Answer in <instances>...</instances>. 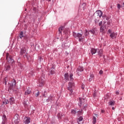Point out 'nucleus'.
<instances>
[{
  "label": "nucleus",
  "instance_id": "a211bd4d",
  "mask_svg": "<svg viewBox=\"0 0 124 124\" xmlns=\"http://www.w3.org/2000/svg\"><path fill=\"white\" fill-rule=\"evenodd\" d=\"M31 92V89L30 88H28L27 91L25 92V94L27 95L28 94H30Z\"/></svg>",
  "mask_w": 124,
  "mask_h": 124
},
{
  "label": "nucleus",
  "instance_id": "603ef678",
  "mask_svg": "<svg viewBox=\"0 0 124 124\" xmlns=\"http://www.w3.org/2000/svg\"><path fill=\"white\" fill-rule=\"evenodd\" d=\"M85 106H86V105H85Z\"/></svg>",
  "mask_w": 124,
  "mask_h": 124
},
{
  "label": "nucleus",
  "instance_id": "49530a36",
  "mask_svg": "<svg viewBox=\"0 0 124 124\" xmlns=\"http://www.w3.org/2000/svg\"><path fill=\"white\" fill-rule=\"evenodd\" d=\"M95 95H96V94L94 93V94H93V96H95Z\"/></svg>",
  "mask_w": 124,
  "mask_h": 124
},
{
  "label": "nucleus",
  "instance_id": "f8f14e48",
  "mask_svg": "<svg viewBox=\"0 0 124 124\" xmlns=\"http://www.w3.org/2000/svg\"><path fill=\"white\" fill-rule=\"evenodd\" d=\"M96 13L97 14V16H99V18H101L102 17V12L100 10L97 11Z\"/></svg>",
  "mask_w": 124,
  "mask_h": 124
},
{
  "label": "nucleus",
  "instance_id": "a19ab883",
  "mask_svg": "<svg viewBox=\"0 0 124 124\" xmlns=\"http://www.w3.org/2000/svg\"><path fill=\"white\" fill-rule=\"evenodd\" d=\"M102 73H103V72L102 71V70H100L99 71V74H102Z\"/></svg>",
  "mask_w": 124,
  "mask_h": 124
},
{
  "label": "nucleus",
  "instance_id": "3c124183",
  "mask_svg": "<svg viewBox=\"0 0 124 124\" xmlns=\"http://www.w3.org/2000/svg\"><path fill=\"white\" fill-rule=\"evenodd\" d=\"M96 116H97V114H96Z\"/></svg>",
  "mask_w": 124,
  "mask_h": 124
},
{
  "label": "nucleus",
  "instance_id": "c9c22d12",
  "mask_svg": "<svg viewBox=\"0 0 124 124\" xmlns=\"http://www.w3.org/2000/svg\"><path fill=\"white\" fill-rule=\"evenodd\" d=\"M78 113L79 115H81L82 110L78 111Z\"/></svg>",
  "mask_w": 124,
  "mask_h": 124
},
{
  "label": "nucleus",
  "instance_id": "79ce46f5",
  "mask_svg": "<svg viewBox=\"0 0 124 124\" xmlns=\"http://www.w3.org/2000/svg\"><path fill=\"white\" fill-rule=\"evenodd\" d=\"M122 7L123 9H124V2L123 4H122Z\"/></svg>",
  "mask_w": 124,
  "mask_h": 124
},
{
  "label": "nucleus",
  "instance_id": "9b49d317",
  "mask_svg": "<svg viewBox=\"0 0 124 124\" xmlns=\"http://www.w3.org/2000/svg\"><path fill=\"white\" fill-rule=\"evenodd\" d=\"M24 121V124H29L31 123V118L30 117H25Z\"/></svg>",
  "mask_w": 124,
  "mask_h": 124
},
{
  "label": "nucleus",
  "instance_id": "aec40b11",
  "mask_svg": "<svg viewBox=\"0 0 124 124\" xmlns=\"http://www.w3.org/2000/svg\"><path fill=\"white\" fill-rule=\"evenodd\" d=\"M64 28L62 26L59 29V31L60 33H62V31H63Z\"/></svg>",
  "mask_w": 124,
  "mask_h": 124
},
{
  "label": "nucleus",
  "instance_id": "dca6fc26",
  "mask_svg": "<svg viewBox=\"0 0 124 124\" xmlns=\"http://www.w3.org/2000/svg\"><path fill=\"white\" fill-rule=\"evenodd\" d=\"M58 119H62V118H64V114H62V113L61 112L60 113H59L58 114Z\"/></svg>",
  "mask_w": 124,
  "mask_h": 124
},
{
  "label": "nucleus",
  "instance_id": "20e7f679",
  "mask_svg": "<svg viewBox=\"0 0 124 124\" xmlns=\"http://www.w3.org/2000/svg\"><path fill=\"white\" fill-rule=\"evenodd\" d=\"M19 123H20V119H19L17 116H15L12 120V124H18Z\"/></svg>",
  "mask_w": 124,
  "mask_h": 124
},
{
  "label": "nucleus",
  "instance_id": "f03ea898",
  "mask_svg": "<svg viewBox=\"0 0 124 124\" xmlns=\"http://www.w3.org/2000/svg\"><path fill=\"white\" fill-rule=\"evenodd\" d=\"M74 88H75V83L74 82H70L68 85V90L72 93Z\"/></svg>",
  "mask_w": 124,
  "mask_h": 124
},
{
  "label": "nucleus",
  "instance_id": "0eeeda50",
  "mask_svg": "<svg viewBox=\"0 0 124 124\" xmlns=\"http://www.w3.org/2000/svg\"><path fill=\"white\" fill-rule=\"evenodd\" d=\"M82 71H84V68L83 67L79 66L78 68L77 72L78 75H81V72Z\"/></svg>",
  "mask_w": 124,
  "mask_h": 124
},
{
  "label": "nucleus",
  "instance_id": "a878e982",
  "mask_svg": "<svg viewBox=\"0 0 124 124\" xmlns=\"http://www.w3.org/2000/svg\"><path fill=\"white\" fill-rule=\"evenodd\" d=\"M24 32L21 31L20 32V34L19 35V37L20 38H23V37H24Z\"/></svg>",
  "mask_w": 124,
  "mask_h": 124
},
{
  "label": "nucleus",
  "instance_id": "6e6552de",
  "mask_svg": "<svg viewBox=\"0 0 124 124\" xmlns=\"http://www.w3.org/2000/svg\"><path fill=\"white\" fill-rule=\"evenodd\" d=\"M37 83L39 84V87H42L44 84V80L40 79Z\"/></svg>",
  "mask_w": 124,
  "mask_h": 124
},
{
  "label": "nucleus",
  "instance_id": "de8ad7c7",
  "mask_svg": "<svg viewBox=\"0 0 124 124\" xmlns=\"http://www.w3.org/2000/svg\"><path fill=\"white\" fill-rule=\"evenodd\" d=\"M65 47L66 46V44H64Z\"/></svg>",
  "mask_w": 124,
  "mask_h": 124
},
{
  "label": "nucleus",
  "instance_id": "2f4dec72",
  "mask_svg": "<svg viewBox=\"0 0 124 124\" xmlns=\"http://www.w3.org/2000/svg\"><path fill=\"white\" fill-rule=\"evenodd\" d=\"M76 113H77V112H76V110H74V109H72L71 110V113L73 114L74 115Z\"/></svg>",
  "mask_w": 124,
  "mask_h": 124
},
{
  "label": "nucleus",
  "instance_id": "4c0bfd02",
  "mask_svg": "<svg viewBox=\"0 0 124 124\" xmlns=\"http://www.w3.org/2000/svg\"><path fill=\"white\" fill-rule=\"evenodd\" d=\"M93 77H94V76L92 74V75H90V78H93Z\"/></svg>",
  "mask_w": 124,
  "mask_h": 124
},
{
  "label": "nucleus",
  "instance_id": "f3484780",
  "mask_svg": "<svg viewBox=\"0 0 124 124\" xmlns=\"http://www.w3.org/2000/svg\"><path fill=\"white\" fill-rule=\"evenodd\" d=\"M92 55H94L96 52H97V49H95V48H92L91 50Z\"/></svg>",
  "mask_w": 124,
  "mask_h": 124
},
{
  "label": "nucleus",
  "instance_id": "cd10ccee",
  "mask_svg": "<svg viewBox=\"0 0 124 124\" xmlns=\"http://www.w3.org/2000/svg\"><path fill=\"white\" fill-rule=\"evenodd\" d=\"M64 77H65V79L66 80H68V78H69L68 74H64Z\"/></svg>",
  "mask_w": 124,
  "mask_h": 124
},
{
  "label": "nucleus",
  "instance_id": "a18cd8bd",
  "mask_svg": "<svg viewBox=\"0 0 124 124\" xmlns=\"http://www.w3.org/2000/svg\"><path fill=\"white\" fill-rule=\"evenodd\" d=\"M101 112H102V113H104V110H101Z\"/></svg>",
  "mask_w": 124,
  "mask_h": 124
},
{
  "label": "nucleus",
  "instance_id": "4468645a",
  "mask_svg": "<svg viewBox=\"0 0 124 124\" xmlns=\"http://www.w3.org/2000/svg\"><path fill=\"white\" fill-rule=\"evenodd\" d=\"M83 121V117H79L77 119V122L78 123V124H83V123H81Z\"/></svg>",
  "mask_w": 124,
  "mask_h": 124
},
{
  "label": "nucleus",
  "instance_id": "e433bc0d",
  "mask_svg": "<svg viewBox=\"0 0 124 124\" xmlns=\"http://www.w3.org/2000/svg\"><path fill=\"white\" fill-rule=\"evenodd\" d=\"M10 68V66H7V68H6V70H8Z\"/></svg>",
  "mask_w": 124,
  "mask_h": 124
},
{
  "label": "nucleus",
  "instance_id": "423d86ee",
  "mask_svg": "<svg viewBox=\"0 0 124 124\" xmlns=\"http://www.w3.org/2000/svg\"><path fill=\"white\" fill-rule=\"evenodd\" d=\"M11 89L13 90V91L15 90V86L16 85V82L15 80L13 81H11V83H10Z\"/></svg>",
  "mask_w": 124,
  "mask_h": 124
},
{
  "label": "nucleus",
  "instance_id": "4be33fe9",
  "mask_svg": "<svg viewBox=\"0 0 124 124\" xmlns=\"http://www.w3.org/2000/svg\"><path fill=\"white\" fill-rule=\"evenodd\" d=\"M69 77L70 79V81H73V74L72 73H70L69 74Z\"/></svg>",
  "mask_w": 124,
  "mask_h": 124
},
{
  "label": "nucleus",
  "instance_id": "c03bdc74",
  "mask_svg": "<svg viewBox=\"0 0 124 124\" xmlns=\"http://www.w3.org/2000/svg\"><path fill=\"white\" fill-rule=\"evenodd\" d=\"M112 110H115V108H114V107H112Z\"/></svg>",
  "mask_w": 124,
  "mask_h": 124
},
{
  "label": "nucleus",
  "instance_id": "c756f323",
  "mask_svg": "<svg viewBox=\"0 0 124 124\" xmlns=\"http://www.w3.org/2000/svg\"><path fill=\"white\" fill-rule=\"evenodd\" d=\"M96 123V118L95 117H93V124H95Z\"/></svg>",
  "mask_w": 124,
  "mask_h": 124
},
{
  "label": "nucleus",
  "instance_id": "b1692460",
  "mask_svg": "<svg viewBox=\"0 0 124 124\" xmlns=\"http://www.w3.org/2000/svg\"><path fill=\"white\" fill-rule=\"evenodd\" d=\"M89 31L91 33H92V34H94L95 33V29H93L90 30Z\"/></svg>",
  "mask_w": 124,
  "mask_h": 124
},
{
  "label": "nucleus",
  "instance_id": "ea45409f",
  "mask_svg": "<svg viewBox=\"0 0 124 124\" xmlns=\"http://www.w3.org/2000/svg\"><path fill=\"white\" fill-rule=\"evenodd\" d=\"M102 25V21H100L99 23V26H101Z\"/></svg>",
  "mask_w": 124,
  "mask_h": 124
},
{
  "label": "nucleus",
  "instance_id": "6ab92c4d",
  "mask_svg": "<svg viewBox=\"0 0 124 124\" xmlns=\"http://www.w3.org/2000/svg\"><path fill=\"white\" fill-rule=\"evenodd\" d=\"M108 104L110 106H114V105H115V101H110L109 102Z\"/></svg>",
  "mask_w": 124,
  "mask_h": 124
},
{
  "label": "nucleus",
  "instance_id": "9d476101",
  "mask_svg": "<svg viewBox=\"0 0 124 124\" xmlns=\"http://www.w3.org/2000/svg\"><path fill=\"white\" fill-rule=\"evenodd\" d=\"M20 55H24V54H25L27 53V50H26V48L25 47H22L20 51Z\"/></svg>",
  "mask_w": 124,
  "mask_h": 124
},
{
  "label": "nucleus",
  "instance_id": "2eb2a0df",
  "mask_svg": "<svg viewBox=\"0 0 124 124\" xmlns=\"http://www.w3.org/2000/svg\"><path fill=\"white\" fill-rule=\"evenodd\" d=\"M97 52L99 57H101V56H102V53H103V51H102V50L101 49L99 50L98 49H97Z\"/></svg>",
  "mask_w": 124,
  "mask_h": 124
},
{
  "label": "nucleus",
  "instance_id": "58836bf2",
  "mask_svg": "<svg viewBox=\"0 0 124 124\" xmlns=\"http://www.w3.org/2000/svg\"><path fill=\"white\" fill-rule=\"evenodd\" d=\"M89 82H91V81H93V78H90L89 79Z\"/></svg>",
  "mask_w": 124,
  "mask_h": 124
},
{
  "label": "nucleus",
  "instance_id": "c85d7f7f",
  "mask_svg": "<svg viewBox=\"0 0 124 124\" xmlns=\"http://www.w3.org/2000/svg\"><path fill=\"white\" fill-rule=\"evenodd\" d=\"M50 72L51 75L54 74L55 73V69H54V68H51Z\"/></svg>",
  "mask_w": 124,
  "mask_h": 124
},
{
  "label": "nucleus",
  "instance_id": "09e8293b",
  "mask_svg": "<svg viewBox=\"0 0 124 124\" xmlns=\"http://www.w3.org/2000/svg\"><path fill=\"white\" fill-rule=\"evenodd\" d=\"M82 90H84V87H82Z\"/></svg>",
  "mask_w": 124,
  "mask_h": 124
},
{
  "label": "nucleus",
  "instance_id": "7c9ffc66",
  "mask_svg": "<svg viewBox=\"0 0 124 124\" xmlns=\"http://www.w3.org/2000/svg\"><path fill=\"white\" fill-rule=\"evenodd\" d=\"M2 120L4 122H5L6 121V116L5 115H4L2 117Z\"/></svg>",
  "mask_w": 124,
  "mask_h": 124
},
{
  "label": "nucleus",
  "instance_id": "8fccbe9b",
  "mask_svg": "<svg viewBox=\"0 0 124 124\" xmlns=\"http://www.w3.org/2000/svg\"><path fill=\"white\" fill-rule=\"evenodd\" d=\"M68 47H69V46H68Z\"/></svg>",
  "mask_w": 124,
  "mask_h": 124
},
{
  "label": "nucleus",
  "instance_id": "ddd939ff",
  "mask_svg": "<svg viewBox=\"0 0 124 124\" xmlns=\"http://www.w3.org/2000/svg\"><path fill=\"white\" fill-rule=\"evenodd\" d=\"M9 103L11 105L14 104V103H15V99H14V98H13V97L10 98Z\"/></svg>",
  "mask_w": 124,
  "mask_h": 124
},
{
  "label": "nucleus",
  "instance_id": "37998d69",
  "mask_svg": "<svg viewBox=\"0 0 124 124\" xmlns=\"http://www.w3.org/2000/svg\"><path fill=\"white\" fill-rule=\"evenodd\" d=\"M116 94H119V92L117 91V92H116Z\"/></svg>",
  "mask_w": 124,
  "mask_h": 124
},
{
  "label": "nucleus",
  "instance_id": "bb28decb",
  "mask_svg": "<svg viewBox=\"0 0 124 124\" xmlns=\"http://www.w3.org/2000/svg\"><path fill=\"white\" fill-rule=\"evenodd\" d=\"M9 103V101H8V100L5 99L4 101L3 102V104H5L6 105V104H8Z\"/></svg>",
  "mask_w": 124,
  "mask_h": 124
},
{
  "label": "nucleus",
  "instance_id": "393cba45",
  "mask_svg": "<svg viewBox=\"0 0 124 124\" xmlns=\"http://www.w3.org/2000/svg\"><path fill=\"white\" fill-rule=\"evenodd\" d=\"M100 31L101 32H104V27L103 26H102L100 27Z\"/></svg>",
  "mask_w": 124,
  "mask_h": 124
},
{
  "label": "nucleus",
  "instance_id": "f257e3e1",
  "mask_svg": "<svg viewBox=\"0 0 124 124\" xmlns=\"http://www.w3.org/2000/svg\"><path fill=\"white\" fill-rule=\"evenodd\" d=\"M73 35L75 38H78L79 42H83V41L85 40V36H83L82 33L73 32Z\"/></svg>",
  "mask_w": 124,
  "mask_h": 124
},
{
  "label": "nucleus",
  "instance_id": "1a4fd4ad",
  "mask_svg": "<svg viewBox=\"0 0 124 124\" xmlns=\"http://www.w3.org/2000/svg\"><path fill=\"white\" fill-rule=\"evenodd\" d=\"M6 60L8 62H14V60H12V58L8 57V53H7L6 54Z\"/></svg>",
  "mask_w": 124,
  "mask_h": 124
},
{
  "label": "nucleus",
  "instance_id": "5701e85b",
  "mask_svg": "<svg viewBox=\"0 0 124 124\" xmlns=\"http://www.w3.org/2000/svg\"><path fill=\"white\" fill-rule=\"evenodd\" d=\"M50 100H53V96H49L48 99H46V101L47 102H49V101H50Z\"/></svg>",
  "mask_w": 124,
  "mask_h": 124
},
{
  "label": "nucleus",
  "instance_id": "7ed1b4c3",
  "mask_svg": "<svg viewBox=\"0 0 124 124\" xmlns=\"http://www.w3.org/2000/svg\"><path fill=\"white\" fill-rule=\"evenodd\" d=\"M87 102V100L84 98H79L78 99V105L79 106H84L85 105V103Z\"/></svg>",
  "mask_w": 124,
  "mask_h": 124
},
{
  "label": "nucleus",
  "instance_id": "412c9836",
  "mask_svg": "<svg viewBox=\"0 0 124 124\" xmlns=\"http://www.w3.org/2000/svg\"><path fill=\"white\" fill-rule=\"evenodd\" d=\"M90 33L89 32V31H88V30H85V31H84V35H85V36H88V35H89V34Z\"/></svg>",
  "mask_w": 124,
  "mask_h": 124
},
{
  "label": "nucleus",
  "instance_id": "f704fd0d",
  "mask_svg": "<svg viewBox=\"0 0 124 124\" xmlns=\"http://www.w3.org/2000/svg\"><path fill=\"white\" fill-rule=\"evenodd\" d=\"M39 96V92H38L36 94H35V96Z\"/></svg>",
  "mask_w": 124,
  "mask_h": 124
},
{
  "label": "nucleus",
  "instance_id": "72a5a7b5",
  "mask_svg": "<svg viewBox=\"0 0 124 124\" xmlns=\"http://www.w3.org/2000/svg\"><path fill=\"white\" fill-rule=\"evenodd\" d=\"M117 8L118 9H121V5L120 4H117Z\"/></svg>",
  "mask_w": 124,
  "mask_h": 124
},
{
  "label": "nucleus",
  "instance_id": "39448f33",
  "mask_svg": "<svg viewBox=\"0 0 124 124\" xmlns=\"http://www.w3.org/2000/svg\"><path fill=\"white\" fill-rule=\"evenodd\" d=\"M108 33H110V37L111 38H116L117 37V33H115V32H112L110 30H108Z\"/></svg>",
  "mask_w": 124,
  "mask_h": 124
},
{
  "label": "nucleus",
  "instance_id": "473e14b6",
  "mask_svg": "<svg viewBox=\"0 0 124 124\" xmlns=\"http://www.w3.org/2000/svg\"><path fill=\"white\" fill-rule=\"evenodd\" d=\"M43 96L45 97H47V92H45L43 94Z\"/></svg>",
  "mask_w": 124,
  "mask_h": 124
}]
</instances>
